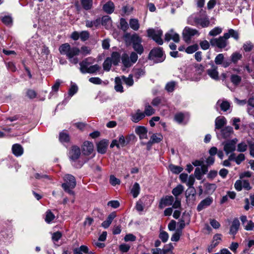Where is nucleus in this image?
<instances>
[{
  "label": "nucleus",
  "instance_id": "f257e3e1",
  "mask_svg": "<svg viewBox=\"0 0 254 254\" xmlns=\"http://www.w3.org/2000/svg\"><path fill=\"white\" fill-rule=\"evenodd\" d=\"M60 53L62 55H65L69 62L73 64H76L79 60L76 57L81 53L83 56H86L90 53V49L87 46H82L80 50L78 48L71 47L68 43L62 44L59 49Z\"/></svg>",
  "mask_w": 254,
  "mask_h": 254
},
{
  "label": "nucleus",
  "instance_id": "f03ea898",
  "mask_svg": "<svg viewBox=\"0 0 254 254\" xmlns=\"http://www.w3.org/2000/svg\"><path fill=\"white\" fill-rule=\"evenodd\" d=\"M64 183L62 185L64 190L69 194L74 195V192L72 190L76 186V181L74 176L71 175L66 174L64 178Z\"/></svg>",
  "mask_w": 254,
  "mask_h": 254
},
{
  "label": "nucleus",
  "instance_id": "7ed1b4c3",
  "mask_svg": "<svg viewBox=\"0 0 254 254\" xmlns=\"http://www.w3.org/2000/svg\"><path fill=\"white\" fill-rule=\"evenodd\" d=\"M188 23L193 26L200 25L202 27H208L210 24L209 19L207 16L200 17L195 15L190 16L188 19Z\"/></svg>",
  "mask_w": 254,
  "mask_h": 254
},
{
  "label": "nucleus",
  "instance_id": "20e7f679",
  "mask_svg": "<svg viewBox=\"0 0 254 254\" xmlns=\"http://www.w3.org/2000/svg\"><path fill=\"white\" fill-rule=\"evenodd\" d=\"M148 59L156 63L163 62L165 59L161 48H156L152 49L148 55Z\"/></svg>",
  "mask_w": 254,
  "mask_h": 254
},
{
  "label": "nucleus",
  "instance_id": "39448f33",
  "mask_svg": "<svg viewBox=\"0 0 254 254\" xmlns=\"http://www.w3.org/2000/svg\"><path fill=\"white\" fill-rule=\"evenodd\" d=\"M132 48L137 54L141 55L144 52V48L141 44L142 38L137 34H134L130 37Z\"/></svg>",
  "mask_w": 254,
  "mask_h": 254
},
{
  "label": "nucleus",
  "instance_id": "423d86ee",
  "mask_svg": "<svg viewBox=\"0 0 254 254\" xmlns=\"http://www.w3.org/2000/svg\"><path fill=\"white\" fill-rule=\"evenodd\" d=\"M147 33L148 37L151 38L158 45H162L163 44L161 38L163 31L161 29L150 28L147 30Z\"/></svg>",
  "mask_w": 254,
  "mask_h": 254
},
{
  "label": "nucleus",
  "instance_id": "0eeeda50",
  "mask_svg": "<svg viewBox=\"0 0 254 254\" xmlns=\"http://www.w3.org/2000/svg\"><path fill=\"white\" fill-rule=\"evenodd\" d=\"M229 39L227 34H224L223 36H220L218 38H213L210 40V43L212 46L217 47L222 49L226 47L228 44L227 40Z\"/></svg>",
  "mask_w": 254,
  "mask_h": 254
},
{
  "label": "nucleus",
  "instance_id": "6e6552de",
  "mask_svg": "<svg viewBox=\"0 0 254 254\" xmlns=\"http://www.w3.org/2000/svg\"><path fill=\"white\" fill-rule=\"evenodd\" d=\"M184 190V188L182 185H178L173 189L172 193L175 196V201L173 203V208H178L181 207V200L178 196L183 193Z\"/></svg>",
  "mask_w": 254,
  "mask_h": 254
},
{
  "label": "nucleus",
  "instance_id": "1a4fd4ad",
  "mask_svg": "<svg viewBox=\"0 0 254 254\" xmlns=\"http://www.w3.org/2000/svg\"><path fill=\"white\" fill-rule=\"evenodd\" d=\"M199 35V33L196 29L189 27H186L183 32L184 40L187 42L190 41L192 36Z\"/></svg>",
  "mask_w": 254,
  "mask_h": 254
},
{
  "label": "nucleus",
  "instance_id": "9d476101",
  "mask_svg": "<svg viewBox=\"0 0 254 254\" xmlns=\"http://www.w3.org/2000/svg\"><path fill=\"white\" fill-rule=\"evenodd\" d=\"M234 187L238 191H240L242 189L249 190L252 189L250 184L248 180L240 179L236 181Z\"/></svg>",
  "mask_w": 254,
  "mask_h": 254
},
{
  "label": "nucleus",
  "instance_id": "9b49d317",
  "mask_svg": "<svg viewBox=\"0 0 254 254\" xmlns=\"http://www.w3.org/2000/svg\"><path fill=\"white\" fill-rule=\"evenodd\" d=\"M81 154L80 149L77 146H73L69 152V157L73 161L77 160Z\"/></svg>",
  "mask_w": 254,
  "mask_h": 254
},
{
  "label": "nucleus",
  "instance_id": "f8f14e48",
  "mask_svg": "<svg viewBox=\"0 0 254 254\" xmlns=\"http://www.w3.org/2000/svg\"><path fill=\"white\" fill-rule=\"evenodd\" d=\"M94 59L91 57L86 58L79 63L80 71L83 74L84 71L87 70L88 68L91 65V64L94 63Z\"/></svg>",
  "mask_w": 254,
  "mask_h": 254
},
{
  "label": "nucleus",
  "instance_id": "ddd939ff",
  "mask_svg": "<svg viewBox=\"0 0 254 254\" xmlns=\"http://www.w3.org/2000/svg\"><path fill=\"white\" fill-rule=\"evenodd\" d=\"M214 62L216 64H221L224 68L229 66L231 64V62L229 61H224V56L223 54H219L217 55L215 58Z\"/></svg>",
  "mask_w": 254,
  "mask_h": 254
},
{
  "label": "nucleus",
  "instance_id": "4468645a",
  "mask_svg": "<svg viewBox=\"0 0 254 254\" xmlns=\"http://www.w3.org/2000/svg\"><path fill=\"white\" fill-rule=\"evenodd\" d=\"M82 152L83 155L88 156L93 151V144L92 142L86 141L82 145Z\"/></svg>",
  "mask_w": 254,
  "mask_h": 254
},
{
  "label": "nucleus",
  "instance_id": "2eb2a0df",
  "mask_svg": "<svg viewBox=\"0 0 254 254\" xmlns=\"http://www.w3.org/2000/svg\"><path fill=\"white\" fill-rule=\"evenodd\" d=\"M165 40L167 41H169L172 40L176 43H178L180 41L179 35L174 32L173 29H171L165 34Z\"/></svg>",
  "mask_w": 254,
  "mask_h": 254
},
{
  "label": "nucleus",
  "instance_id": "dca6fc26",
  "mask_svg": "<svg viewBox=\"0 0 254 254\" xmlns=\"http://www.w3.org/2000/svg\"><path fill=\"white\" fill-rule=\"evenodd\" d=\"M213 202V198L212 197L208 196L205 199L201 200L197 206V210L198 211H200L203 209L210 206Z\"/></svg>",
  "mask_w": 254,
  "mask_h": 254
},
{
  "label": "nucleus",
  "instance_id": "f3484780",
  "mask_svg": "<svg viewBox=\"0 0 254 254\" xmlns=\"http://www.w3.org/2000/svg\"><path fill=\"white\" fill-rule=\"evenodd\" d=\"M187 201L193 202L195 200V190L194 187H189L186 191Z\"/></svg>",
  "mask_w": 254,
  "mask_h": 254
},
{
  "label": "nucleus",
  "instance_id": "a211bd4d",
  "mask_svg": "<svg viewBox=\"0 0 254 254\" xmlns=\"http://www.w3.org/2000/svg\"><path fill=\"white\" fill-rule=\"evenodd\" d=\"M174 201V198L173 196H166L165 197L161 198L159 207L162 208L164 206L173 205Z\"/></svg>",
  "mask_w": 254,
  "mask_h": 254
},
{
  "label": "nucleus",
  "instance_id": "6ab92c4d",
  "mask_svg": "<svg viewBox=\"0 0 254 254\" xmlns=\"http://www.w3.org/2000/svg\"><path fill=\"white\" fill-rule=\"evenodd\" d=\"M207 73L212 79L215 80L219 79V72L216 65L212 64L211 68L207 70Z\"/></svg>",
  "mask_w": 254,
  "mask_h": 254
},
{
  "label": "nucleus",
  "instance_id": "aec40b11",
  "mask_svg": "<svg viewBox=\"0 0 254 254\" xmlns=\"http://www.w3.org/2000/svg\"><path fill=\"white\" fill-rule=\"evenodd\" d=\"M145 117V114L139 109L136 110V112L131 114V120L134 123H138Z\"/></svg>",
  "mask_w": 254,
  "mask_h": 254
},
{
  "label": "nucleus",
  "instance_id": "412c9836",
  "mask_svg": "<svg viewBox=\"0 0 254 254\" xmlns=\"http://www.w3.org/2000/svg\"><path fill=\"white\" fill-rule=\"evenodd\" d=\"M135 133L139 135L140 139L147 138V130L146 127L143 126H138L135 128Z\"/></svg>",
  "mask_w": 254,
  "mask_h": 254
},
{
  "label": "nucleus",
  "instance_id": "4be33fe9",
  "mask_svg": "<svg viewBox=\"0 0 254 254\" xmlns=\"http://www.w3.org/2000/svg\"><path fill=\"white\" fill-rule=\"evenodd\" d=\"M73 254H94V252L90 251L87 246L82 245L79 248L74 249Z\"/></svg>",
  "mask_w": 254,
  "mask_h": 254
},
{
  "label": "nucleus",
  "instance_id": "5701e85b",
  "mask_svg": "<svg viewBox=\"0 0 254 254\" xmlns=\"http://www.w3.org/2000/svg\"><path fill=\"white\" fill-rule=\"evenodd\" d=\"M240 223L238 218H235L230 229L229 234L235 235L236 234L239 229Z\"/></svg>",
  "mask_w": 254,
  "mask_h": 254
},
{
  "label": "nucleus",
  "instance_id": "b1692460",
  "mask_svg": "<svg viewBox=\"0 0 254 254\" xmlns=\"http://www.w3.org/2000/svg\"><path fill=\"white\" fill-rule=\"evenodd\" d=\"M216 105V106H219L221 110L223 112L227 111L231 107L230 103L228 101L223 100H219Z\"/></svg>",
  "mask_w": 254,
  "mask_h": 254
},
{
  "label": "nucleus",
  "instance_id": "393cba45",
  "mask_svg": "<svg viewBox=\"0 0 254 254\" xmlns=\"http://www.w3.org/2000/svg\"><path fill=\"white\" fill-rule=\"evenodd\" d=\"M204 193L208 194H212L217 188V186L215 184L206 183L204 184Z\"/></svg>",
  "mask_w": 254,
  "mask_h": 254
},
{
  "label": "nucleus",
  "instance_id": "a878e982",
  "mask_svg": "<svg viewBox=\"0 0 254 254\" xmlns=\"http://www.w3.org/2000/svg\"><path fill=\"white\" fill-rule=\"evenodd\" d=\"M224 150L227 155L234 151L236 149V146L231 142L227 141L223 143Z\"/></svg>",
  "mask_w": 254,
  "mask_h": 254
},
{
  "label": "nucleus",
  "instance_id": "bb28decb",
  "mask_svg": "<svg viewBox=\"0 0 254 254\" xmlns=\"http://www.w3.org/2000/svg\"><path fill=\"white\" fill-rule=\"evenodd\" d=\"M227 123V120L224 117H217L215 122V129H220Z\"/></svg>",
  "mask_w": 254,
  "mask_h": 254
},
{
  "label": "nucleus",
  "instance_id": "cd10ccee",
  "mask_svg": "<svg viewBox=\"0 0 254 254\" xmlns=\"http://www.w3.org/2000/svg\"><path fill=\"white\" fill-rule=\"evenodd\" d=\"M233 133V129L230 126L226 127L221 130V134L224 138L230 137Z\"/></svg>",
  "mask_w": 254,
  "mask_h": 254
},
{
  "label": "nucleus",
  "instance_id": "c85d7f7f",
  "mask_svg": "<svg viewBox=\"0 0 254 254\" xmlns=\"http://www.w3.org/2000/svg\"><path fill=\"white\" fill-rule=\"evenodd\" d=\"M12 152L16 156H20L23 153V149L19 144H15L12 147Z\"/></svg>",
  "mask_w": 254,
  "mask_h": 254
},
{
  "label": "nucleus",
  "instance_id": "c756f323",
  "mask_svg": "<svg viewBox=\"0 0 254 254\" xmlns=\"http://www.w3.org/2000/svg\"><path fill=\"white\" fill-rule=\"evenodd\" d=\"M116 215L115 213H111L107 217V219L103 221L102 223V226L104 228H107L109 227L110 224H111L113 219L116 217Z\"/></svg>",
  "mask_w": 254,
  "mask_h": 254
},
{
  "label": "nucleus",
  "instance_id": "7c9ffc66",
  "mask_svg": "<svg viewBox=\"0 0 254 254\" xmlns=\"http://www.w3.org/2000/svg\"><path fill=\"white\" fill-rule=\"evenodd\" d=\"M100 18H97L93 21H90L88 20L85 21V25L88 28H93V27L97 28L100 25Z\"/></svg>",
  "mask_w": 254,
  "mask_h": 254
},
{
  "label": "nucleus",
  "instance_id": "2f4dec72",
  "mask_svg": "<svg viewBox=\"0 0 254 254\" xmlns=\"http://www.w3.org/2000/svg\"><path fill=\"white\" fill-rule=\"evenodd\" d=\"M108 143L105 140H101L97 144V150L99 153L104 154L106 152Z\"/></svg>",
  "mask_w": 254,
  "mask_h": 254
},
{
  "label": "nucleus",
  "instance_id": "473e14b6",
  "mask_svg": "<svg viewBox=\"0 0 254 254\" xmlns=\"http://www.w3.org/2000/svg\"><path fill=\"white\" fill-rule=\"evenodd\" d=\"M121 59L123 65L126 67H130L132 65L127 54H124L122 56Z\"/></svg>",
  "mask_w": 254,
  "mask_h": 254
},
{
  "label": "nucleus",
  "instance_id": "72a5a7b5",
  "mask_svg": "<svg viewBox=\"0 0 254 254\" xmlns=\"http://www.w3.org/2000/svg\"><path fill=\"white\" fill-rule=\"evenodd\" d=\"M115 89L117 92L122 93L124 92L123 87L122 86V79L119 77H116Z\"/></svg>",
  "mask_w": 254,
  "mask_h": 254
},
{
  "label": "nucleus",
  "instance_id": "f704fd0d",
  "mask_svg": "<svg viewBox=\"0 0 254 254\" xmlns=\"http://www.w3.org/2000/svg\"><path fill=\"white\" fill-rule=\"evenodd\" d=\"M101 23L106 28H109L112 25V20L109 16H104L101 20Z\"/></svg>",
  "mask_w": 254,
  "mask_h": 254
},
{
  "label": "nucleus",
  "instance_id": "c9c22d12",
  "mask_svg": "<svg viewBox=\"0 0 254 254\" xmlns=\"http://www.w3.org/2000/svg\"><path fill=\"white\" fill-rule=\"evenodd\" d=\"M100 69V66L97 64L91 65L89 68L87 69L86 71L83 72V74L85 73H89V74H94L96 73L97 71H99Z\"/></svg>",
  "mask_w": 254,
  "mask_h": 254
},
{
  "label": "nucleus",
  "instance_id": "e433bc0d",
  "mask_svg": "<svg viewBox=\"0 0 254 254\" xmlns=\"http://www.w3.org/2000/svg\"><path fill=\"white\" fill-rule=\"evenodd\" d=\"M104 10L108 13H111L114 9V5L112 1H108L103 7Z\"/></svg>",
  "mask_w": 254,
  "mask_h": 254
},
{
  "label": "nucleus",
  "instance_id": "4c0bfd02",
  "mask_svg": "<svg viewBox=\"0 0 254 254\" xmlns=\"http://www.w3.org/2000/svg\"><path fill=\"white\" fill-rule=\"evenodd\" d=\"M155 110L148 103L145 104L144 112H143L145 116H150L155 113Z\"/></svg>",
  "mask_w": 254,
  "mask_h": 254
},
{
  "label": "nucleus",
  "instance_id": "58836bf2",
  "mask_svg": "<svg viewBox=\"0 0 254 254\" xmlns=\"http://www.w3.org/2000/svg\"><path fill=\"white\" fill-rule=\"evenodd\" d=\"M140 186L138 183H135L131 190V193L134 198H136L140 192Z\"/></svg>",
  "mask_w": 254,
  "mask_h": 254
},
{
  "label": "nucleus",
  "instance_id": "ea45409f",
  "mask_svg": "<svg viewBox=\"0 0 254 254\" xmlns=\"http://www.w3.org/2000/svg\"><path fill=\"white\" fill-rule=\"evenodd\" d=\"M242 57V55L240 53L234 52L231 55L230 57L231 61L232 63L236 64L238 61L241 60Z\"/></svg>",
  "mask_w": 254,
  "mask_h": 254
},
{
  "label": "nucleus",
  "instance_id": "a19ab883",
  "mask_svg": "<svg viewBox=\"0 0 254 254\" xmlns=\"http://www.w3.org/2000/svg\"><path fill=\"white\" fill-rule=\"evenodd\" d=\"M111 62L114 65H117L120 61V55L118 52H113L112 54L111 57H110Z\"/></svg>",
  "mask_w": 254,
  "mask_h": 254
},
{
  "label": "nucleus",
  "instance_id": "79ce46f5",
  "mask_svg": "<svg viewBox=\"0 0 254 254\" xmlns=\"http://www.w3.org/2000/svg\"><path fill=\"white\" fill-rule=\"evenodd\" d=\"M121 79L123 80V82L128 86H132L134 83L133 77L131 74L129 75L127 77H126L125 76H122Z\"/></svg>",
  "mask_w": 254,
  "mask_h": 254
},
{
  "label": "nucleus",
  "instance_id": "37998d69",
  "mask_svg": "<svg viewBox=\"0 0 254 254\" xmlns=\"http://www.w3.org/2000/svg\"><path fill=\"white\" fill-rule=\"evenodd\" d=\"M129 23L130 27L131 29L135 31L138 30L139 28V24L137 19H130Z\"/></svg>",
  "mask_w": 254,
  "mask_h": 254
},
{
  "label": "nucleus",
  "instance_id": "c03bdc74",
  "mask_svg": "<svg viewBox=\"0 0 254 254\" xmlns=\"http://www.w3.org/2000/svg\"><path fill=\"white\" fill-rule=\"evenodd\" d=\"M230 80L234 85H238L240 83L242 78L240 76L237 74H232L231 75Z\"/></svg>",
  "mask_w": 254,
  "mask_h": 254
},
{
  "label": "nucleus",
  "instance_id": "a18cd8bd",
  "mask_svg": "<svg viewBox=\"0 0 254 254\" xmlns=\"http://www.w3.org/2000/svg\"><path fill=\"white\" fill-rule=\"evenodd\" d=\"M59 139L62 142H67L69 141V136L67 133L63 131L60 133Z\"/></svg>",
  "mask_w": 254,
  "mask_h": 254
},
{
  "label": "nucleus",
  "instance_id": "49530a36",
  "mask_svg": "<svg viewBox=\"0 0 254 254\" xmlns=\"http://www.w3.org/2000/svg\"><path fill=\"white\" fill-rule=\"evenodd\" d=\"M112 63L111 62V60L110 59V58L108 57L107 58L105 61L103 63V66L104 70L106 71H109L111 69V65H112Z\"/></svg>",
  "mask_w": 254,
  "mask_h": 254
},
{
  "label": "nucleus",
  "instance_id": "de8ad7c7",
  "mask_svg": "<svg viewBox=\"0 0 254 254\" xmlns=\"http://www.w3.org/2000/svg\"><path fill=\"white\" fill-rule=\"evenodd\" d=\"M176 85V82L174 81H172L168 82L165 86V89L168 92H172L174 90L175 87Z\"/></svg>",
  "mask_w": 254,
  "mask_h": 254
},
{
  "label": "nucleus",
  "instance_id": "09e8293b",
  "mask_svg": "<svg viewBox=\"0 0 254 254\" xmlns=\"http://www.w3.org/2000/svg\"><path fill=\"white\" fill-rule=\"evenodd\" d=\"M81 4L85 9H90L92 6V0H81Z\"/></svg>",
  "mask_w": 254,
  "mask_h": 254
},
{
  "label": "nucleus",
  "instance_id": "8fccbe9b",
  "mask_svg": "<svg viewBox=\"0 0 254 254\" xmlns=\"http://www.w3.org/2000/svg\"><path fill=\"white\" fill-rule=\"evenodd\" d=\"M225 34H227L228 35L229 38L230 37L234 38L235 40H237L239 39V36L238 32L236 31L230 29L228 30V32L224 33Z\"/></svg>",
  "mask_w": 254,
  "mask_h": 254
},
{
  "label": "nucleus",
  "instance_id": "3c124183",
  "mask_svg": "<svg viewBox=\"0 0 254 254\" xmlns=\"http://www.w3.org/2000/svg\"><path fill=\"white\" fill-rule=\"evenodd\" d=\"M248 149V145L245 142H242L237 145V151L240 152H245Z\"/></svg>",
  "mask_w": 254,
  "mask_h": 254
},
{
  "label": "nucleus",
  "instance_id": "603ef678",
  "mask_svg": "<svg viewBox=\"0 0 254 254\" xmlns=\"http://www.w3.org/2000/svg\"><path fill=\"white\" fill-rule=\"evenodd\" d=\"M169 168L170 170L175 174H179L183 170L182 167L174 165H170Z\"/></svg>",
  "mask_w": 254,
  "mask_h": 254
},
{
  "label": "nucleus",
  "instance_id": "864d4df0",
  "mask_svg": "<svg viewBox=\"0 0 254 254\" xmlns=\"http://www.w3.org/2000/svg\"><path fill=\"white\" fill-rule=\"evenodd\" d=\"M55 218V216L54 214L50 210L47 211L45 218V221L46 222L50 223Z\"/></svg>",
  "mask_w": 254,
  "mask_h": 254
},
{
  "label": "nucleus",
  "instance_id": "5fc2aeb1",
  "mask_svg": "<svg viewBox=\"0 0 254 254\" xmlns=\"http://www.w3.org/2000/svg\"><path fill=\"white\" fill-rule=\"evenodd\" d=\"M222 31V28L216 27L212 29L209 32V35L212 36H215L220 34Z\"/></svg>",
  "mask_w": 254,
  "mask_h": 254
},
{
  "label": "nucleus",
  "instance_id": "6e6d98bb",
  "mask_svg": "<svg viewBox=\"0 0 254 254\" xmlns=\"http://www.w3.org/2000/svg\"><path fill=\"white\" fill-rule=\"evenodd\" d=\"M182 233L179 230H176L171 237V241L173 242H178L182 235Z\"/></svg>",
  "mask_w": 254,
  "mask_h": 254
},
{
  "label": "nucleus",
  "instance_id": "4d7b16f0",
  "mask_svg": "<svg viewBox=\"0 0 254 254\" xmlns=\"http://www.w3.org/2000/svg\"><path fill=\"white\" fill-rule=\"evenodd\" d=\"M145 73L144 69L141 68L135 69L134 71V76L138 79L143 76Z\"/></svg>",
  "mask_w": 254,
  "mask_h": 254
},
{
  "label": "nucleus",
  "instance_id": "13d9d810",
  "mask_svg": "<svg viewBox=\"0 0 254 254\" xmlns=\"http://www.w3.org/2000/svg\"><path fill=\"white\" fill-rule=\"evenodd\" d=\"M118 142L121 147H124L128 143V141L125 139L123 135H120L119 136Z\"/></svg>",
  "mask_w": 254,
  "mask_h": 254
},
{
  "label": "nucleus",
  "instance_id": "bf43d9fd",
  "mask_svg": "<svg viewBox=\"0 0 254 254\" xmlns=\"http://www.w3.org/2000/svg\"><path fill=\"white\" fill-rule=\"evenodd\" d=\"M198 48V45L197 44H194L193 45H191L189 46L186 49V52L188 54H192L195 51L197 50Z\"/></svg>",
  "mask_w": 254,
  "mask_h": 254
},
{
  "label": "nucleus",
  "instance_id": "052dcab7",
  "mask_svg": "<svg viewBox=\"0 0 254 254\" xmlns=\"http://www.w3.org/2000/svg\"><path fill=\"white\" fill-rule=\"evenodd\" d=\"M244 50L246 52H250L254 48V45L251 42H247L244 44L243 46Z\"/></svg>",
  "mask_w": 254,
  "mask_h": 254
},
{
  "label": "nucleus",
  "instance_id": "680f3d73",
  "mask_svg": "<svg viewBox=\"0 0 254 254\" xmlns=\"http://www.w3.org/2000/svg\"><path fill=\"white\" fill-rule=\"evenodd\" d=\"M163 139V136L161 134H154L151 137V140L153 143H158L161 141Z\"/></svg>",
  "mask_w": 254,
  "mask_h": 254
},
{
  "label": "nucleus",
  "instance_id": "e2e57ef3",
  "mask_svg": "<svg viewBox=\"0 0 254 254\" xmlns=\"http://www.w3.org/2000/svg\"><path fill=\"white\" fill-rule=\"evenodd\" d=\"M89 38V33L87 31H82L80 33V38L81 41H85Z\"/></svg>",
  "mask_w": 254,
  "mask_h": 254
},
{
  "label": "nucleus",
  "instance_id": "0e129e2a",
  "mask_svg": "<svg viewBox=\"0 0 254 254\" xmlns=\"http://www.w3.org/2000/svg\"><path fill=\"white\" fill-rule=\"evenodd\" d=\"M2 22L6 25H11L12 20L9 16H5L1 18Z\"/></svg>",
  "mask_w": 254,
  "mask_h": 254
},
{
  "label": "nucleus",
  "instance_id": "69168bd1",
  "mask_svg": "<svg viewBox=\"0 0 254 254\" xmlns=\"http://www.w3.org/2000/svg\"><path fill=\"white\" fill-rule=\"evenodd\" d=\"M110 183L114 186L116 185H119L121 181L119 179L116 178L114 175H111L110 177Z\"/></svg>",
  "mask_w": 254,
  "mask_h": 254
},
{
  "label": "nucleus",
  "instance_id": "338daca9",
  "mask_svg": "<svg viewBox=\"0 0 254 254\" xmlns=\"http://www.w3.org/2000/svg\"><path fill=\"white\" fill-rule=\"evenodd\" d=\"M89 81L91 83L97 85L101 84L102 83V80L98 77H91L89 79Z\"/></svg>",
  "mask_w": 254,
  "mask_h": 254
},
{
  "label": "nucleus",
  "instance_id": "774afa93",
  "mask_svg": "<svg viewBox=\"0 0 254 254\" xmlns=\"http://www.w3.org/2000/svg\"><path fill=\"white\" fill-rule=\"evenodd\" d=\"M159 238L163 242L165 243L167 241L169 238V235L166 232L162 231L160 233Z\"/></svg>",
  "mask_w": 254,
  "mask_h": 254
}]
</instances>
